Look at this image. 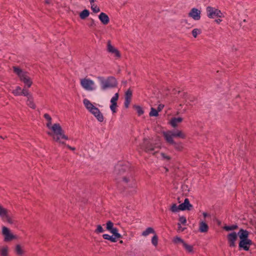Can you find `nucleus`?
<instances>
[{"label":"nucleus","instance_id":"f704fd0d","mask_svg":"<svg viewBox=\"0 0 256 256\" xmlns=\"http://www.w3.org/2000/svg\"><path fill=\"white\" fill-rule=\"evenodd\" d=\"M173 242L174 244L181 243L183 244L184 242H185L180 237L176 236L174 238Z\"/></svg>","mask_w":256,"mask_h":256},{"label":"nucleus","instance_id":"393cba45","mask_svg":"<svg viewBox=\"0 0 256 256\" xmlns=\"http://www.w3.org/2000/svg\"><path fill=\"white\" fill-rule=\"evenodd\" d=\"M238 228L236 224H232L231 226H224V229L226 231H230L236 230Z\"/></svg>","mask_w":256,"mask_h":256},{"label":"nucleus","instance_id":"4be33fe9","mask_svg":"<svg viewBox=\"0 0 256 256\" xmlns=\"http://www.w3.org/2000/svg\"><path fill=\"white\" fill-rule=\"evenodd\" d=\"M83 103L86 108L90 111L92 107H94V106L90 102L88 99H84L83 100Z\"/></svg>","mask_w":256,"mask_h":256},{"label":"nucleus","instance_id":"774afa93","mask_svg":"<svg viewBox=\"0 0 256 256\" xmlns=\"http://www.w3.org/2000/svg\"><path fill=\"white\" fill-rule=\"evenodd\" d=\"M180 92V90L178 92V94H179Z\"/></svg>","mask_w":256,"mask_h":256},{"label":"nucleus","instance_id":"c85d7f7f","mask_svg":"<svg viewBox=\"0 0 256 256\" xmlns=\"http://www.w3.org/2000/svg\"><path fill=\"white\" fill-rule=\"evenodd\" d=\"M184 249L188 252H193V246L191 245H189L186 244V242H184L182 244Z\"/></svg>","mask_w":256,"mask_h":256},{"label":"nucleus","instance_id":"ea45409f","mask_svg":"<svg viewBox=\"0 0 256 256\" xmlns=\"http://www.w3.org/2000/svg\"><path fill=\"white\" fill-rule=\"evenodd\" d=\"M119 98V94L118 92L115 94L114 96L111 98V103H117V101Z\"/></svg>","mask_w":256,"mask_h":256},{"label":"nucleus","instance_id":"aec40b11","mask_svg":"<svg viewBox=\"0 0 256 256\" xmlns=\"http://www.w3.org/2000/svg\"><path fill=\"white\" fill-rule=\"evenodd\" d=\"M89 14V10L86 9H85L80 12V17L82 20H84L88 16Z\"/></svg>","mask_w":256,"mask_h":256},{"label":"nucleus","instance_id":"6e6d98bb","mask_svg":"<svg viewBox=\"0 0 256 256\" xmlns=\"http://www.w3.org/2000/svg\"><path fill=\"white\" fill-rule=\"evenodd\" d=\"M178 230H180V232H183L186 228H182L180 223H178Z\"/></svg>","mask_w":256,"mask_h":256},{"label":"nucleus","instance_id":"58836bf2","mask_svg":"<svg viewBox=\"0 0 256 256\" xmlns=\"http://www.w3.org/2000/svg\"><path fill=\"white\" fill-rule=\"evenodd\" d=\"M132 96V91L128 89L125 93V99L131 100Z\"/></svg>","mask_w":256,"mask_h":256},{"label":"nucleus","instance_id":"ddd939ff","mask_svg":"<svg viewBox=\"0 0 256 256\" xmlns=\"http://www.w3.org/2000/svg\"><path fill=\"white\" fill-rule=\"evenodd\" d=\"M27 74V72H26L23 75H22L20 78V80L24 84L25 86L30 88L32 86V82Z\"/></svg>","mask_w":256,"mask_h":256},{"label":"nucleus","instance_id":"49530a36","mask_svg":"<svg viewBox=\"0 0 256 256\" xmlns=\"http://www.w3.org/2000/svg\"><path fill=\"white\" fill-rule=\"evenodd\" d=\"M91 8L94 13H97L100 11V8L97 6H94V4L92 5Z\"/></svg>","mask_w":256,"mask_h":256},{"label":"nucleus","instance_id":"dca6fc26","mask_svg":"<svg viewBox=\"0 0 256 256\" xmlns=\"http://www.w3.org/2000/svg\"><path fill=\"white\" fill-rule=\"evenodd\" d=\"M144 151L146 152H150L154 150L156 146L152 143L149 142H146L144 143Z\"/></svg>","mask_w":256,"mask_h":256},{"label":"nucleus","instance_id":"e2e57ef3","mask_svg":"<svg viewBox=\"0 0 256 256\" xmlns=\"http://www.w3.org/2000/svg\"><path fill=\"white\" fill-rule=\"evenodd\" d=\"M186 96H187V94L186 93V92H184V94H183V97L184 98H186Z\"/></svg>","mask_w":256,"mask_h":256},{"label":"nucleus","instance_id":"bb28decb","mask_svg":"<svg viewBox=\"0 0 256 256\" xmlns=\"http://www.w3.org/2000/svg\"><path fill=\"white\" fill-rule=\"evenodd\" d=\"M15 252L18 256H22L24 254V250H22L21 246L20 244H17L16 246Z\"/></svg>","mask_w":256,"mask_h":256},{"label":"nucleus","instance_id":"bf43d9fd","mask_svg":"<svg viewBox=\"0 0 256 256\" xmlns=\"http://www.w3.org/2000/svg\"><path fill=\"white\" fill-rule=\"evenodd\" d=\"M215 22H216V23H218L219 24L220 22H222V20H220V19H217V20H215Z\"/></svg>","mask_w":256,"mask_h":256},{"label":"nucleus","instance_id":"e433bc0d","mask_svg":"<svg viewBox=\"0 0 256 256\" xmlns=\"http://www.w3.org/2000/svg\"><path fill=\"white\" fill-rule=\"evenodd\" d=\"M170 210L173 212H176L180 210L179 205L177 206L176 204H173L170 208Z\"/></svg>","mask_w":256,"mask_h":256},{"label":"nucleus","instance_id":"6ab92c4d","mask_svg":"<svg viewBox=\"0 0 256 256\" xmlns=\"http://www.w3.org/2000/svg\"><path fill=\"white\" fill-rule=\"evenodd\" d=\"M155 230L152 227H148L142 232V236H146L150 234H155Z\"/></svg>","mask_w":256,"mask_h":256},{"label":"nucleus","instance_id":"20e7f679","mask_svg":"<svg viewBox=\"0 0 256 256\" xmlns=\"http://www.w3.org/2000/svg\"><path fill=\"white\" fill-rule=\"evenodd\" d=\"M98 79L100 82L101 89L103 90L118 86V82L114 76H108L106 78L103 76H98Z\"/></svg>","mask_w":256,"mask_h":256},{"label":"nucleus","instance_id":"423d86ee","mask_svg":"<svg viewBox=\"0 0 256 256\" xmlns=\"http://www.w3.org/2000/svg\"><path fill=\"white\" fill-rule=\"evenodd\" d=\"M206 11L208 12V16L209 18H214V16L221 18L222 15L220 10L210 6L206 8Z\"/></svg>","mask_w":256,"mask_h":256},{"label":"nucleus","instance_id":"603ef678","mask_svg":"<svg viewBox=\"0 0 256 256\" xmlns=\"http://www.w3.org/2000/svg\"><path fill=\"white\" fill-rule=\"evenodd\" d=\"M161 156L163 158L166 159L168 160H170L171 159V158L170 156H167L164 153H161Z\"/></svg>","mask_w":256,"mask_h":256},{"label":"nucleus","instance_id":"79ce46f5","mask_svg":"<svg viewBox=\"0 0 256 256\" xmlns=\"http://www.w3.org/2000/svg\"><path fill=\"white\" fill-rule=\"evenodd\" d=\"M6 218V220L9 224H12L14 223L13 220L11 218L10 216L8 215V212L6 213V215L4 216V219Z\"/></svg>","mask_w":256,"mask_h":256},{"label":"nucleus","instance_id":"2eb2a0df","mask_svg":"<svg viewBox=\"0 0 256 256\" xmlns=\"http://www.w3.org/2000/svg\"><path fill=\"white\" fill-rule=\"evenodd\" d=\"M198 230L200 232H206L208 230V226L206 222L202 221L199 224Z\"/></svg>","mask_w":256,"mask_h":256},{"label":"nucleus","instance_id":"5fc2aeb1","mask_svg":"<svg viewBox=\"0 0 256 256\" xmlns=\"http://www.w3.org/2000/svg\"><path fill=\"white\" fill-rule=\"evenodd\" d=\"M164 107V104H159L156 110L158 111V112H160L163 109Z\"/></svg>","mask_w":256,"mask_h":256},{"label":"nucleus","instance_id":"13d9d810","mask_svg":"<svg viewBox=\"0 0 256 256\" xmlns=\"http://www.w3.org/2000/svg\"><path fill=\"white\" fill-rule=\"evenodd\" d=\"M66 147H67L68 149H70V150H76V148H75L72 147V146H69V145H66Z\"/></svg>","mask_w":256,"mask_h":256},{"label":"nucleus","instance_id":"de8ad7c7","mask_svg":"<svg viewBox=\"0 0 256 256\" xmlns=\"http://www.w3.org/2000/svg\"><path fill=\"white\" fill-rule=\"evenodd\" d=\"M104 232V230L102 227L101 226V225H98L97 228L95 230V232L100 233V232Z\"/></svg>","mask_w":256,"mask_h":256},{"label":"nucleus","instance_id":"680f3d73","mask_svg":"<svg viewBox=\"0 0 256 256\" xmlns=\"http://www.w3.org/2000/svg\"><path fill=\"white\" fill-rule=\"evenodd\" d=\"M203 216L204 218H206L207 216H208V214L206 212H204Z\"/></svg>","mask_w":256,"mask_h":256},{"label":"nucleus","instance_id":"864d4df0","mask_svg":"<svg viewBox=\"0 0 256 256\" xmlns=\"http://www.w3.org/2000/svg\"><path fill=\"white\" fill-rule=\"evenodd\" d=\"M112 54H115V56L117 58H120V52L116 49L114 52H112Z\"/></svg>","mask_w":256,"mask_h":256},{"label":"nucleus","instance_id":"412c9836","mask_svg":"<svg viewBox=\"0 0 256 256\" xmlns=\"http://www.w3.org/2000/svg\"><path fill=\"white\" fill-rule=\"evenodd\" d=\"M13 70L14 72L16 74L19 78H20L22 75H23L26 72H23L21 68L17 66H13Z\"/></svg>","mask_w":256,"mask_h":256},{"label":"nucleus","instance_id":"69168bd1","mask_svg":"<svg viewBox=\"0 0 256 256\" xmlns=\"http://www.w3.org/2000/svg\"><path fill=\"white\" fill-rule=\"evenodd\" d=\"M90 2L91 4H92V2H94V0H90Z\"/></svg>","mask_w":256,"mask_h":256},{"label":"nucleus","instance_id":"09e8293b","mask_svg":"<svg viewBox=\"0 0 256 256\" xmlns=\"http://www.w3.org/2000/svg\"><path fill=\"white\" fill-rule=\"evenodd\" d=\"M88 24L90 27L91 28H94L96 26V24L94 20H93L92 18H90V22L88 23Z\"/></svg>","mask_w":256,"mask_h":256},{"label":"nucleus","instance_id":"0e129e2a","mask_svg":"<svg viewBox=\"0 0 256 256\" xmlns=\"http://www.w3.org/2000/svg\"><path fill=\"white\" fill-rule=\"evenodd\" d=\"M50 0H46V3L47 4H49L50 3Z\"/></svg>","mask_w":256,"mask_h":256},{"label":"nucleus","instance_id":"a18cd8bd","mask_svg":"<svg viewBox=\"0 0 256 256\" xmlns=\"http://www.w3.org/2000/svg\"><path fill=\"white\" fill-rule=\"evenodd\" d=\"M100 110L94 106V107H92V108H90V110L89 111L91 114H96V112H100Z\"/></svg>","mask_w":256,"mask_h":256},{"label":"nucleus","instance_id":"b1692460","mask_svg":"<svg viewBox=\"0 0 256 256\" xmlns=\"http://www.w3.org/2000/svg\"><path fill=\"white\" fill-rule=\"evenodd\" d=\"M102 238L105 240H110L113 242H115L117 241V240L116 239V238L113 237V236H110L108 234H104Z\"/></svg>","mask_w":256,"mask_h":256},{"label":"nucleus","instance_id":"4c0bfd02","mask_svg":"<svg viewBox=\"0 0 256 256\" xmlns=\"http://www.w3.org/2000/svg\"><path fill=\"white\" fill-rule=\"evenodd\" d=\"M106 230L108 231H110L112 228H113L114 227V224L112 222H111L110 220H108L106 223Z\"/></svg>","mask_w":256,"mask_h":256},{"label":"nucleus","instance_id":"5701e85b","mask_svg":"<svg viewBox=\"0 0 256 256\" xmlns=\"http://www.w3.org/2000/svg\"><path fill=\"white\" fill-rule=\"evenodd\" d=\"M133 108L136 111L138 116H140L144 114V111L141 106L138 105H134Z\"/></svg>","mask_w":256,"mask_h":256},{"label":"nucleus","instance_id":"3c124183","mask_svg":"<svg viewBox=\"0 0 256 256\" xmlns=\"http://www.w3.org/2000/svg\"><path fill=\"white\" fill-rule=\"evenodd\" d=\"M130 102H131V100H128L127 98L125 99L124 104V106L126 108H128Z\"/></svg>","mask_w":256,"mask_h":256},{"label":"nucleus","instance_id":"c9c22d12","mask_svg":"<svg viewBox=\"0 0 256 256\" xmlns=\"http://www.w3.org/2000/svg\"><path fill=\"white\" fill-rule=\"evenodd\" d=\"M22 92L21 88L18 86L16 88L13 90L12 93L14 96H20V92Z\"/></svg>","mask_w":256,"mask_h":256},{"label":"nucleus","instance_id":"c756f323","mask_svg":"<svg viewBox=\"0 0 256 256\" xmlns=\"http://www.w3.org/2000/svg\"><path fill=\"white\" fill-rule=\"evenodd\" d=\"M7 212L8 210L0 204V216L2 217L3 220H4V216L6 215Z\"/></svg>","mask_w":256,"mask_h":256},{"label":"nucleus","instance_id":"7ed1b4c3","mask_svg":"<svg viewBox=\"0 0 256 256\" xmlns=\"http://www.w3.org/2000/svg\"><path fill=\"white\" fill-rule=\"evenodd\" d=\"M250 232L246 230L240 228L238 232V236L240 238L238 249L240 250H244L248 251L250 247L253 244L252 241L248 238Z\"/></svg>","mask_w":256,"mask_h":256},{"label":"nucleus","instance_id":"f257e3e1","mask_svg":"<svg viewBox=\"0 0 256 256\" xmlns=\"http://www.w3.org/2000/svg\"><path fill=\"white\" fill-rule=\"evenodd\" d=\"M44 117L48 120L46 126L52 131V132H47V134L52 136L54 140L59 142L60 144L66 145L64 142L60 140V138L68 140V137L64 134V132L60 125L58 123H56L52 126V119L48 114H45Z\"/></svg>","mask_w":256,"mask_h":256},{"label":"nucleus","instance_id":"473e14b6","mask_svg":"<svg viewBox=\"0 0 256 256\" xmlns=\"http://www.w3.org/2000/svg\"><path fill=\"white\" fill-rule=\"evenodd\" d=\"M158 111L154 108H151L150 112L149 114L150 116H157L158 115Z\"/></svg>","mask_w":256,"mask_h":256},{"label":"nucleus","instance_id":"f3484780","mask_svg":"<svg viewBox=\"0 0 256 256\" xmlns=\"http://www.w3.org/2000/svg\"><path fill=\"white\" fill-rule=\"evenodd\" d=\"M182 121V118L178 117V118H172L170 121V124L171 126L174 127L176 128L177 126L178 123Z\"/></svg>","mask_w":256,"mask_h":256},{"label":"nucleus","instance_id":"2f4dec72","mask_svg":"<svg viewBox=\"0 0 256 256\" xmlns=\"http://www.w3.org/2000/svg\"><path fill=\"white\" fill-rule=\"evenodd\" d=\"M201 32H202L201 30L198 29V28H194L192 32V36L194 38H196L197 37L198 35L200 34Z\"/></svg>","mask_w":256,"mask_h":256},{"label":"nucleus","instance_id":"a19ab883","mask_svg":"<svg viewBox=\"0 0 256 256\" xmlns=\"http://www.w3.org/2000/svg\"><path fill=\"white\" fill-rule=\"evenodd\" d=\"M23 95L24 96H27L28 98L29 96H32L28 92V90L24 88L22 92H20V96Z\"/></svg>","mask_w":256,"mask_h":256},{"label":"nucleus","instance_id":"37998d69","mask_svg":"<svg viewBox=\"0 0 256 256\" xmlns=\"http://www.w3.org/2000/svg\"><path fill=\"white\" fill-rule=\"evenodd\" d=\"M117 106V103H111L110 108L113 113L116 112V108Z\"/></svg>","mask_w":256,"mask_h":256},{"label":"nucleus","instance_id":"f03ea898","mask_svg":"<svg viewBox=\"0 0 256 256\" xmlns=\"http://www.w3.org/2000/svg\"><path fill=\"white\" fill-rule=\"evenodd\" d=\"M114 174L118 177L116 179L121 176L122 182L126 184L134 182L133 172L130 168V164L128 162H118L114 167Z\"/></svg>","mask_w":256,"mask_h":256},{"label":"nucleus","instance_id":"0eeeda50","mask_svg":"<svg viewBox=\"0 0 256 256\" xmlns=\"http://www.w3.org/2000/svg\"><path fill=\"white\" fill-rule=\"evenodd\" d=\"M2 234L4 236V241L6 242L16 238V236L10 232V229L4 226L2 227Z\"/></svg>","mask_w":256,"mask_h":256},{"label":"nucleus","instance_id":"72a5a7b5","mask_svg":"<svg viewBox=\"0 0 256 256\" xmlns=\"http://www.w3.org/2000/svg\"><path fill=\"white\" fill-rule=\"evenodd\" d=\"M116 50L110 44V41L108 40V50L110 52H114Z\"/></svg>","mask_w":256,"mask_h":256},{"label":"nucleus","instance_id":"9d476101","mask_svg":"<svg viewBox=\"0 0 256 256\" xmlns=\"http://www.w3.org/2000/svg\"><path fill=\"white\" fill-rule=\"evenodd\" d=\"M80 84L86 90H94V88L90 86L93 85L94 84V82L91 80L86 78L82 79L81 80Z\"/></svg>","mask_w":256,"mask_h":256},{"label":"nucleus","instance_id":"9b49d317","mask_svg":"<svg viewBox=\"0 0 256 256\" xmlns=\"http://www.w3.org/2000/svg\"><path fill=\"white\" fill-rule=\"evenodd\" d=\"M193 206L190 203L189 200L186 198L184 202L179 205L180 210H192Z\"/></svg>","mask_w":256,"mask_h":256},{"label":"nucleus","instance_id":"a878e982","mask_svg":"<svg viewBox=\"0 0 256 256\" xmlns=\"http://www.w3.org/2000/svg\"><path fill=\"white\" fill-rule=\"evenodd\" d=\"M100 122H102L104 120V118L102 114L100 111L93 114Z\"/></svg>","mask_w":256,"mask_h":256},{"label":"nucleus","instance_id":"052dcab7","mask_svg":"<svg viewBox=\"0 0 256 256\" xmlns=\"http://www.w3.org/2000/svg\"><path fill=\"white\" fill-rule=\"evenodd\" d=\"M190 102H194V100H195V98L194 97L190 98Z\"/></svg>","mask_w":256,"mask_h":256},{"label":"nucleus","instance_id":"39448f33","mask_svg":"<svg viewBox=\"0 0 256 256\" xmlns=\"http://www.w3.org/2000/svg\"><path fill=\"white\" fill-rule=\"evenodd\" d=\"M163 136L166 140V137L170 136L171 138H174L178 137L182 138H185L186 135L180 130H177L176 132L168 131L167 132H164Z\"/></svg>","mask_w":256,"mask_h":256},{"label":"nucleus","instance_id":"1a4fd4ad","mask_svg":"<svg viewBox=\"0 0 256 256\" xmlns=\"http://www.w3.org/2000/svg\"><path fill=\"white\" fill-rule=\"evenodd\" d=\"M166 141L169 144L172 145L174 148L178 151H181L183 149L182 144L181 142H176L170 136L166 137Z\"/></svg>","mask_w":256,"mask_h":256},{"label":"nucleus","instance_id":"4468645a","mask_svg":"<svg viewBox=\"0 0 256 256\" xmlns=\"http://www.w3.org/2000/svg\"><path fill=\"white\" fill-rule=\"evenodd\" d=\"M98 18L102 23L104 25L108 24L110 22L109 17L104 12H101L98 16Z\"/></svg>","mask_w":256,"mask_h":256},{"label":"nucleus","instance_id":"c03bdc74","mask_svg":"<svg viewBox=\"0 0 256 256\" xmlns=\"http://www.w3.org/2000/svg\"><path fill=\"white\" fill-rule=\"evenodd\" d=\"M179 223L182 224L183 225H186V218L184 216H182L179 218L178 219Z\"/></svg>","mask_w":256,"mask_h":256},{"label":"nucleus","instance_id":"cd10ccee","mask_svg":"<svg viewBox=\"0 0 256 256\" xmlns=\"http://www.w3.org/2000/svg\"><path fill=\"white\" fill-rule=\"evenodd\" d=\"M0 256H8V247L7 246H4L0 250Z\"/></svg>","mask_w":256,"mask_h":256},{"label":"nucleus","instance_id":"338daca9","mask_svg":"<svg viewBox=\"0 0 256 256\" xmlns=\"http://www.w3.org/2000/svg\"><path fill=\"white\" fill-rule=\"evenodd\" d=\"M120 244H122L124 243L123 241L122 240H120L119 242Z\"/></svg>","mask_w":256,"mask_h":256},{"label":"nucleus","instance_id":"6e6552de","mask_svg":"<svg viewBox=\"0 0 256 256\" xmlns=\"http://www.w3.org/2000/svg\"><path fill=\"white\" fill-rule=\"evenodd\" d=\"M238 233L236 234V232H232L227 236L228 241L230 247L233 248L236 246V241L238 238Z\"/></svg>","mask_w":256,"mask_h":256},{"label":"nucleus","instance_id":"a211bd4d","mask_svg":"<svg viewBox=\"0 0 256 256\" xmlns=\"http://www.w3.org/2000/svg\"><path fill=\"white\" fill-rule=\"evenodd\" d=\"M28 106L32 109H35L36 106L34 102V98L32 96H29L26 102Z\"/></svg>","mask_w":256,"mask_h":256},{"label":"nucleus","instance_id":"8fccbe9b","mask_svg":"<svg viewBox=\"0 0 256 256\" xmlns=\"http://www.w3.org/2000/svg\"><path fill=\"white\" fill-rule=\"evenodd\" d=\"M110 232L114 236L118 233V230L116 228H114Z\"/></svg>","mask_w":256,"mask_h":256},{"label":"nucleus","instance_id":"7c9ffc66","mask_svg":"<svg viewBox=\"0 0 256 256\" xmlns=\"http://www.w3.org/2000/svg\"><path fill=\"white\" fill-rule=\"evenodd\" d=\"M152 243L155 246H158V236L156 235V232H155V234H154V236H152Z\"/></svg>","mask_w":256,"mask_h":256},{"label":"nucleus","instance_id":"f8f14e48","mask_svg":"<svg viewBox=\"0 0 256 256\" xmlns=\"http://www.w3.org/2000/svg\"><path fill=\"white\" fill-rule=\"evenodd\" d=\"M188 16L198 20L200 18V11L196 8H192L188 13Z\"/></svg>","mask_w":256,"mask_h":256},{"label":"nucleus","instance_id":"4d7b16f0","mask_svg":"<svg viewBox=\"0 0 256 256\" xmlns=\"http://www.w3.org/2000/svg\"><path fill=\"white\" fill-rule=\"evenodd\" d=\"M114 238H116V240L117 238H122V236L118 232L116 236H114Z\"/></svg>","mask_w":256,"mask_h":256}]
</instances>
